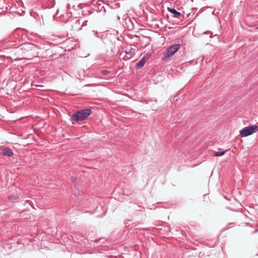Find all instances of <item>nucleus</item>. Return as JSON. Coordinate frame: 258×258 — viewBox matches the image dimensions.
<instances>
[{
	"mask_svg": "<svg viewBox=\"0 0 258 258\" xmlns=\"http://www.w3.org/2000/svg\"><path fill=\"white\" fill-rule=\"evenodd\" d=\"M37 47L35 45L26 43L20 45L19 47L18 52L19 54L25 56V58L29 59H31L32 57L37 55L36 50Z\"/></svg>",
	"mask_w": 258,
	"mask_h": 258,
	"instance_id": "nucleus-1",
	"label": "nucleus"
},
{
	"mask_svg": "<svg viewBox=\"0 0 258 258\" xmlns=\"http://www.w3.org/2000/svg\"><path fill=\"white\" fill-rule=\"evenodd\" d=\"M91 113V110L89 108L85 109L73 114L72 117L76 121H82L85 120Z\"/></svg>",
	"mask_w": 258,
	"mask_h": 258,
	"instance_id": "nucleus-2",
	"label": "nucleus"
},
{
	"mask_svg": "<svg viewBox=\"0 0 258 258\" xmlns=\"http://www.w3.org/2000/svg\"><path fill=\"white\" fill-rule=\"evenodd\" d=\"M258 131V126L256 125H250L245 127L240 131L241 137H245L251 135Z\"/></svg>",
	"mask_w": 258,
	"mask_h": 258,
	"instance_id": "nucleus-3",
	"label": "nucleus"
},
{
	"mask_svg": "<svg viewBox=\"0 0 258 258\" xmlns=\"http://www.w3.org/2000/svg\"><path fill=\"white\" fill-rule=\"evenodd\" d=\"M180 45L178 44H174L169 47L165 53L163 59L170 57L173 56L174 53L180 48Z\"/></svg>",
	"mask_w": 258,
	"mask_h": 258,
	"instance_id": "nucleus-4",
	"label": "nucleus"
},
{
	"mask_svg": "<svg viewBox=\"0 0 258 258\" xmlns=\"http://www.w3.org/2000/svg\"><path fill=\"white\" fill-rule=\"evenodd\" d=\"M150 57V55L149 54H147L146 55L144 56L142 59L136 63V68L137 69H140L143 67L145 62L149 59Z\"/></svg>",
	"mask_w": 258,
	"mask_h": 258,
	"instance_id": "nucleus-5",
	"label": "nucleus"
},
{
	"mask_svg": "<svg viewBox=\"0 0 258 258\" xmlns=\"http://www.w3.org/2000/svg\"><path fill=\"white\" fill-rule=\"evenodd\" d=\"M0 155L12 156L13 155V153L10 148L1 147H0Z\"/></svg>",
	"mask_w": 258,
	"mask_h": 258,
	"instance_id": "nucleus-6",
	"label": "nucleus"
},
{
	"mask_svg": "<svg viewBox=\"0 0 258 258\" xmlns=\"http://www.w3.org/2000/svg\"><path fill=\"white\" fill-rule=\"evenodd\" d=\"M167 10L170 13L173 14L174 15L173 17L179 19L180 17L182 16L181 13L177 12L175 9L171 8H168Z\"/></svg>",
	"mask_w": 258,
	"mask_h": 258,
	"instance_id": "nucleus-7",
	"label": "nucleus"
},
{
	"mask_svg": "<svg viewBox=\"0 0 258 258\" xmlns=\"http://www.w3.org/2000/svg\"><path fill=\"white\" fill-rule=\"evenodd\" d=\"M125 53L128 55V58H131L134 54H135V50L133 49L132 47L126 48Z\"/></svg>",
	"mask_w": 258,
	"mask_h": 258,
	"instance_id": "nucleus-8",
	"label": "nucleus"
},
{
	"mask_svg": "<svg viewBox=\"0 0 258 258\" xmlns=\"http://www.w3.org/2000/svg\"><path fill=\"white\" fill-rule=\"evenodd\" d=\"M226 151L216 152L214 153V156H216V157L222 156L226 153Z\"/></svg>",
	"mask_w": 258,
	"mask_h": 258,
	"instance_id": "nucleus-9",
	"label": "nucleus"
},
{
	"mask_svg": "<svg viewBox=\"0 0 258 258\" xmlns=\"http://www.w3.org/2000/svg\"><path fill=\"white\" fill-rule=\"evenodd\" d=\"M101 73L103 75H106L107 74H108L109 73V71H108L107 70H102L101 71Z\"/></svg>",
	"mask_w": 258,
	"mask_h": 258,
	"instance_id": "nucleus-10",
	"label": "nucleus"
},
{
	"mask_svg": "<svg viewBox=\"0 0 258 258\" xmlns=\"http://www.w3.org/2000/svg\"><path fill=\"white\" fill-rule=\"evenodd\" d=\"M24 12V11L22 9H21L20 11H17V14L22 15V13Z\"/></svg>",
	"mask_w": 258,
	"mask_h": 258,
	"instance_id": "nucleus-11",
	"label": "nucleus"
},
{
	"mask_svg": "<svg viewBox=\"0 0 258 258\" xmlns=\"http://www.w3.org/2000/svg\"><path fill=\"white\" fill-rule=\"evenodd\" d=\"M92 32L96 37H99V36L98 35V33L96 31L93 30Z\"/></svg>",
	"mask_w": 258,
	"mask_h": 258,
	"instance_id": "nucleus-12",
	"label": "nucleus"
},
{
	"mask_svg": "<svg viewBox=\"0 0 258 258\" xmlns=\"http://www.w3.org/2000/svg\"><path fill=\"white\" fill-rule=\"evenodd\" d=\"M17 5H20V4H22V2L21 0H17Z\"/></svg>",
	"mask_w": 258,
	"mask_h": 258,
	"instance_id": "nucleus-13",
	"label": "nucleus"
},
{
	"mask_svg": "<svg viewBox=\"0 0 258 258\" xmlns=\"http://www.w3.org/2000/svg\"><path fill=\"white\" fill-rule=\"evenodd\" d=\"M76 180V178L75 177H72V180L74 182Z\"/></svg>",
	"mask_w": 258,
	"mask_h": 258,
	"instance_id": "nucleus-14",
	"label": "nucleus"
},
{
	"mask_svg": "<svg viewBox=\"0 0 258 258\" xmlns=\"http://www.w3.org/2000/svg\"><path fill=\"white\" fill-rule=\"evenodd\" d=\"M14 199H15V197H10L9 198V200Z\"/></svg>",
	"mask_w": 258,
	"mask_h": 258,
	"instance_id": "nucleus-15",
	"label": "nucleus"
},
{
	"mask_svg": "<svg viewBox=\"0 0 258 258\" xmlns=\"http://www.w3.org/2000/svg\"><path fill=\"white\" fill-rule=\"evenodd\" d=\"M86 23H87V21H85V22H84L85 24H86Z\"/></svg>",
	"mask_w": 258,
	"mask_h": 258,
	"instance_id": "nucleus-16",
	"label": "nucleus"
},
{
	"mask_svg": "<svg viewBox=\"0 0 258 258\" xmlns=\"http://www.w3.org/2000/svg\"><path fill=\"white\" fill-rule=\"evenodd\" d=\"M86 23H87V21H85V22H84L85 24H86Z\"/></svg>",
	"mask_w": 258,
	"mask_h": 258,
	"instance_id": "nucleus-17",
	"label": "nucleus"
},
{
	"mask_svg": "<svg viewBox=\"0 0 258 258\" xmlns=\"http://www.w3.org/2000/svg\"><path fill=\"white\" fill-rule=\"evenodd\" d=\"M257 28L258 29V27Z\"/></svg>",
	"mask_w": 258,
	"mask_h": 258,
	"instance_id": "nucleus-18",
	"label": "nucleus"
}]
</instances>
